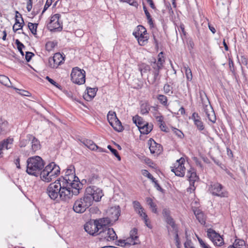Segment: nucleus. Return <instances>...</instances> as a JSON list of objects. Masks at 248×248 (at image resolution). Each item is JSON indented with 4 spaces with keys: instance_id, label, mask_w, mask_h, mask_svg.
Here are the masks:
<instances>
[{
    "instance_id": "obj_1",
    "label": "nucleus",
    "mask_w": 248,
    "mask_h": 248,
    "mask_svg": "<svg viewBox=\"0 0 248 248\" xmlns=\"http://www.w3.org/2000/svg\"><path fill=\"white\" fill-rule=\"evenodd\" d=\"M45 162L39 156L30 157L27 160L26 172L30 175L38 176L46 182H51L60 173V168L55 162H52L44 168Z\"/></svg>"
},
{
    "instance_id": "obj_2",
    "label": "nucleus",
    "mask_w": 248,
    "mask_h": 248,
    "mask_svg": "<svg viewBox=\"0 0 248 248\" xmlns=\"http://www.w3.org/2000/svg\"><path fill=\"white\" fill-rule=\"evenodd\" d=\"M46 192L49 197L52 200L58 201H68L70 193L66 188L61 184L58 180L50 183L46 188Z\"/></svg>"
},
{
    "instance_id": "obj_3",
    "label": "nucleus",
    "mask_w": 248,
    "mask_h": 248,
    "mask_svg": "<svg viewBox=\"0 0 248 248\" xmlns=\"http://www.w3.org/2000/svg\"><path fill=\"white\" fill-rule=\"evenodd\" d=\"M103 196L102 190L95 186H88L84 195V197L89 199V202L93 204V201L99 202Z\"/></svg>"
},
{
    "instance_id": "obj_4",
    "label": "nucleus",
    "mask_w": 248,
    "mask_h": 248,
    "mask_svg": "<svg viewBox=\"0 0 248 248\" xmlns=\"http://www.w3.org/2000/svg\"><path fill=\"white\" fill-rule=\"evenodd\" d=\"M200 97L203 106V110L205 113V116L207 117L210 121L213 123H215L216 117L208 98L206 95H205L204 97L202 96L201 93H200Z\"/></svg>"
},
{
    "instance_id": "obj_5",
    "label": "nucleus",
    "mask_w": 248,
    "mask_h": 248,
    "mask_svg": "<svg viewBox=\"0 0 248 248\" xmlns=\"http://www.w3.org/2000/svg\"><path fill=\"white\" fill-rule=\"evenodd\" d=\"M104 219L95 220L93 222H87L84 225L85 231L92 235H99L100 230L102 228V223H104Z\"/></svg>"
},
{
    "instance_id": "obj_6",
    "label": "nucleus",
    "mask_w": 248,
    "mask_h": 248,
    "mask_svg": "<svg viewBox=\"0 0 248 248\" xmlns=\"http://www.w3.org/2000/svg\"><path fill=\"white\" fill-rule=\"evenodd\" d=\"M108 223L104 221L102 223V228H101L99 235L100 236V239L107 241L114 240L117 238V234L113 228H108L107 226Z\"/></svg>"
},
{
    "instance_id": "obj_7",
    "label": "nucleus",
    "mask_w": 248,
    "mask_h": 248,
    "mask_svg": "<svg viewBox=\"0 0 248 248\" xmlns=\"http://www.w3.org/2000/svg\"><path fill=\"white\" fill-rule=\"evenodd\" d=\"M208 191L213 196L220 198L228 197V192L223 189V186L218 182H211L209 185Z\"/></svg>"
},
{
    "instance_id": "obj_8",
    "label": "nucleus",
    "mask_w": 248,
    "mask_h": 248,
    "mask_svg": "<svg viewBox=\"0 0 248 248\" xmlns=\"http://www.w3.org/2000/svg\"><path fill=\"white\" fill-rule=\"evenodd\" d=\"M71 80L73 82L81 85L85 82V72L78 67L73 68L71 74Z\"/></svg>"
},
{
    "instance_id": "obj_9",
    "label": "nucleus",
    "mask_w": 248,
    "mask_h": 248,
    "mask_svg": "<svg viewBox=\"0 0 248 248\" xmlns=\"http://www.w3.org/2000/svg\"><path fill=\"white\" fill-rule=\"evenodd\" d=\"M83 197L75 201L73 207V210L77 213H84L87 208L92 204L89 202V200Z\"/></svg>"
},
{
    "instance_id": "obj_10",
    "label": "nucleus",
    "mask_w": 248,
    "mask_h": 248,
    "mask_svg": "<svg viewBox=\"0 0 248 248\" xmlns=\"http://www.w3.org/2000/svg\"><path fill=\"white\" fill-rule=\"evenodd\" d=\"M162 214L165 221L167 224L166 228L169 234H170V232L171 231H176L177 229H178V225L175 223L174 219L170 216V212L169 210L164 209L163 210Z\"/></svg>"
},
{
    "instance_id": "obj_11",
    "label": "nucleus",
    "mask_w": 248,
    "mask_h": 248,
    "mask_svg": "<svg viewBox=\"0 0 248 248\" xmlns=\"http://www.w3.org/2000/svg\"><path fill=\"white\" fill-rule=\"evenodd\" d=\"M60 15L55 14L51 17L50 21L47 27L51 31H61L62 29V23L60 21Z\"/></svg>"
},
{
    "instance_id": "obj_12",
    "label": "nucleus",
    "mask_w": 248,
    "mask_h": 248,
    "mask_svg": "<svg viewBox=\"0 0 248 248\" xmlns=\"http://www.w3.org/2000/svg\"><path fill=\"white\" fill-rule=\"evenodd\" d=\"M121 210L119 206L112 207L108 211V217L103 218L106 223L109 224L115 222L120 216Z\"/></svg>"
},
{
    "instance_id": "obj_13",
    "label": "nucleus",
    "mask_w": 248,
    "mask_h": 248,
    "mask_svg": "<svg viewBox=\"0 0 248 248\" xmlns=\"http://www.w3.org/2000/svg\"><path fill=\"white\" fill-rule=\"evenodd\" d=\"M185 160L181 157L177 160L174 164V166L171 167V171L173 172L176 176L183 177L185 174L186 168L184 166Z\"/></svg>"
},
{
    "instance_id": "obj_14",
    "label": "nucleus",
    "mask_w": 248,
    "mask_h": 248,
    "mask_svg": "<svg viewBox=\"0 0 248 248\" xmlns=\"http://www.w3.org/2000/svg\"><path fill=\"white\" fill-rule=\"evenodd\" d=\"M207 233L208 237L213 242L215 245L221 246L223 244L224 241L223 238L213 229L211 228L208 229Z\"/></svg>"
},
{
    "instance_id": "obj_15",
    "label": "nucleus",
    "mask_w": 248,
    "mask_h": 248,
    "mask_svg": "<svg viewBox=\"0 0 248 248\" xmlns=\"http://www.w3.org/2000/svg\"><path fill=\"white\" fill-rule=\"evenodd\" d=\"M63 57L60 53H56L53 57L48 60L49 66L52 68H57L63 62Z\"/></svg>"
},
{
    "instance_id": "obj_16",
    "label": "nucleus",
    "mask_w": 248,
    "mask_h": 248,
    "mask_svg": "<svg viewBox=\"0 0 248 248\" xmlns=\"http://www.w3.org/2000/svg\"><path fill=\"white\" fill-rule=\"evenodd\" d=\"M68 187L66 189L70 193V196L68 198V200H70L73 195H78L79 193L80 188V183L78 180L73 182L71 184L67 185Z\"/></svg>"
},
{
    "instance_id": "obj_17",
    "label": "nucleus",
    "mask_w": 248,
    "mask_h": 248,
    "mask_svg": "<svg viewBox=\"0 0 248 248\" xmlns=\"http://www.w3.org/2000/svg\"><path fill=\"white\" fill-rule=\"evenodd\" d=\"M150 152L152 154H160L162 150V148L160 144L157 143L154 140L150 139L148 141Z\"/></svg>"
},
{
    "instance_id": "obj_18",
    "label": "nucleus",
    "mask_w": 248,
    "mask_h": 248,
    "mask_svg": "<svg viewBox=\"0 0 248 248\" xmlns=\"http://www.w3.org/2000/svg\"><path fill=\"white\" fill-rule=\"evenodd\" d=\"M57 180L66 188L68 187V185L71 184L72 182L75 181L76 180H78V178L74 174L71 175L62 176Z\"/></svg>"
},
{
    "instance_id": "obj_19",
    "label": "nucleus",
    "mask_w": 248,
    "mask_h": 248,
    "mask_svg": "<svg viewBox=\"0 0 248 248\" xmlns=\"http://www.w3.org/2000/svg\"><path fill=\"white\" fill-rule=\"evenodd\" d=\"M13 138L9 137L0 142V157L2 156V150L4 148H5L7 150L11 148L13 144Z\"/></svg>"
},
{
    "instance_id": "obj_20",
    "label": "nucleus",
    "mask_w": 248,
    "mask_h": 248,
    "mask_svg": "<svg viewBox=\"0 0 248 248\" xmlns=\"http://www.w3.org/2000/svg\"><path fill=\"white\" fill-rule=\"evenodd\" d=\"M191 118L193 121L194 124L199 130L202 131L204 129L203 123L202 121L200 116L197 113L194 112Z\"/></svg>"
},
{
    "instance_id": "obj_21",
    "label": "nucleus",
    "mask_w": 248,
    "mask_h": 248,
    "mask_svg": "<svg viewBox=\"0 0 248 248\" xmlns=\"http://www.w3.org/2000/svg\"><path fill=\"white\" fill-rule=\"evenodd\" d=\"M84 181L88 184H96L99 182V178L98 175L92 173L86 177L85 179H83L82 183Z\"/></svg>"
},
{
    "instance_id": "obj_22",
    "label": "nucleus",
    "mask_w": 248,
    "mask_h": 248,
    "mask_svg": "<svg viewBox=\"0 0 248 248\" xmlns=\"http://www.w3.org/2000/svg\"><path fill=\"white\" fill-rule=\"evenodd\" d=\"M142 174L144 176L148 177L149 179L152 180V182L154 183L155 187L156 188L157 190L160 191H162L163 190V189L157 183V181L155 180V179L153 176V175L150 173L149 172V171L147 170H142Z\"/></svg>"
},
{
    "instance_id": "obj_23",
    "label": "nucleus",
    "mask_w": 248,
    "mask_h": 248,
    "mask_svg": "<svg viewBox=\"0 0 248 248\" xmlns=\"http://www.w3.org/2000/svg\"><path fill=\"white\" fill-rule=\"evenodd\" d=\"M153 128V124L152 123H145L142 125L141 127H139V130L141 134L147 135L149 134Z\"/></svg>"
},
{
    "instance_id": "obj_24",
    "label": "nucleus",
    "mask_w": 248,
    "mask_h": 248,
    "mask_svg": "<svg viewBox=\"0 0 248 248\" xmlns=\"http://www.w3.org/2000/svg\"><path fill=\"white\" fill-rule=\"evenodd\" d=\"M186 176L188 178L189 183H194L198 181L199 179V176L197 175L195 170L193 168H190L188 170Z\"/></svg>"
},
{
    "instance_id": "obj_25",
    "label": "nucleus",
    "mask_w": 248,
    "mask_h": 248,
    "mask_svg": "<svg viewBox=\"0 0 248 248\" xmlns=\"http://www.w3.org/2000/svg\"><path fill=\"white\" fill-rule=\"evenodd\" d=\"M9 131L8 123L0 118V135H5Z\"/></svg>"
},
{
    "instance_id": "obj_26",
    "label": "nucleus",
    "mask_w": 248,
    "mask_h": 248,
    "mask_svg": "<svg viewBox=\"0 0 248 248\" xmlns=\"http://www.w3.org/2000/svg\"><path fill=\"white\" fill-rule=\"evenodd\" d=\"M87 95L85 96L84 98L87 101L91 100L96 95L97 91V88H87Z\"/></svg>"
},
{
    "instance_id": "obj_27",
    "label": "nucleus",
    "mask_w": 248,
    "mask_h": 248,
    "mask_svg": "<svg viewBox=\"0 0 248 248\" xmlns=\"http://www.w3.org/2000/svg\"><path fill=\"white\" fill-rule=\"evenodd\" d=\"M31 140V151L33 153H35L37 151L41 148V145L40 141L36 138L32 136Z\"/></svg>"
},
{
    "instance_id": "obj_28",
    "label": "nucleus",
    "mask_w": 248,
    "mask_h": 248,
    "mask_svg": "<svg viewBox=\"0 0 248 248\" xmlns=\"http://www.w3.org/2000/svg\"><path fill=\"white\" fill-rule=\"evenodd\" d=\"M138 30L137 31L134 32L133 34L135 37V38H137L138 36L141 35H147V31L146 29L142 25H139L137 26Z\"/></svg>"
},
{
    "instance_id": "obj_29",
    "label": "nucleus",
    "mask_w": 248,
    "mask_h": 248,
    "mask_svg": "<svg viewBox=\"0 0 248 248\" xmlns=\"http://www.w3.org/2000/svg\"><path fill=\"white\" fill-rule=\"evenodd\" d=\"M82 142L89 149L93 151H95V148L97 147V145L91 140L84 139L82 141Z\"/></svg>"
},
{
    "instance_id": "obj_30",
    "label": "nucleus",
    "mask_w": 248,
    "mask_h": 248,
    "mask_svg": "<svg viewBox=\"0 0 248 248\" xmlns=\"http://www.w3.org/2000/svg\"><path fill=\"white\" fill-rule=\"evenodd\" d=\"M245 241L240 239H236L232 245H230L228 248H242L245 245Z\"/></svg>"
},
{
    "instance_id": "obj_31",
    "label": "nucleus",
    "mask_w": 248,
    "mask_h": 248,
    "mask_svg": "<svg viewBox=\"0 0 248 248\" xmlns=\"http://www.w3.org/2000/svg\"><path fill=\"white\" fill-rule=\"evenodd\" d=\"M110 125L115 130L118 132H121L123 130V127L122 125L121 122L118 118L116 119L115 121L112 122V124Z\"/></svg>"
},
{
    "instance_id": "obj_32",
    "label": "nucleus",
    "mask_w": 248,
    "mask_h": 248,
    "mask_svg": "<svg viewBox=\"0 0 248 248\" xmlns=\"http://www.w3.org/2000/svg\"><path fill=\"white\" fill-rule=\"evenodd\" d=\"M194 214L196 216L197 219L202 224L205 223L206 219L203 213L200 210L195 211Z\"/></svg>"
},
{
    "instance_id": "obj_33",
    "label": "nucleus",
    "mask_w": 248,
    "mask_h": 248,
    "mask_svg": "<svg viewBox=\"0 0 248 248\" xmlns=\"http://www.w3.org/2000/svg\"><path fill=\"white\" fill-rule=\"evenodd\" d=\"M32 138V135L28 134L26 136L25 138H22L20 140L19 146L20 147H25L31 140Z\"/></svg>"
},
{
    "instance_id": "obj_34",
    "label": "nucleus",
    "mask_w": 248,
    "mask_h": 248,
    "mask_svg": "<svg viewBox=\"0 0 248 248\" xmlns=\"http://www.w3.org/2000/svg\"><path fill=\"white\" fill-rule=\"evenodd\" d=\"M133 123L136 124L138 128L141 127L142 125L144 124L146 122L144 121L142 118L138 115L134 116L132 118Z\"/></svg>"
},
{
    "instance_id": "obj_35",
    "label": "nucleus",
    "mask_w": 248,
    "mask_h": 248,
    "mask_svg": "<svg viewBox=\"0 0 248 248\" xmlns=\"http://www.w3.org/2000/svg\"><path fill=\"white\" fill-rule=\"evenodd\" d=\"M150 110V105L147 102H144L140 105V113L142 114H146Z\"/></svg>"
},
{
    "instance_id": "obj_36",
    "label": "nucleus",
    "mask_w": 248,
    "mask_h": 248,
    "mask_svg": "<svg viewBox=\"0 0 248 248\" xmlns=\"http://www.w3.org/2000/svg\"><path fill=\"white\" fill-rule=\"evenodd\" d=\"M136 38L138 40L139 45L140 46H143L147 43L149 37L147 34L145 35L138 36Z\"/></svg>"
},
{
    "instance_id": "obj_37",
    "label": "nucleus",
    "mask_w": 248,
    "mask_h": 248,
    "mask_svg": "<svg viewBox=\"0 0 248 248\" xmlns=\"http://www.w3.org/2000/svg\"><path fill=\"white\" fill-rule=\"evenodd\" d=\"M186 77L188 81H190L192 79V74L191 69L187 65L184 66Z\"/></svg>"
},
{
    "instance_id": "obj_38",
    "label": "nucleus",
    "mask_w": 248,
    "mask_h": 248,
    "mask_svg": "<svg viewBox=\"0 0 248 248\" xmlns=\"http://www.w3.org/2000/svg\"><path fill=\"white\" fill-rule=\"evenodd\" d=\"M0 82L7 87H11V82L9 78L4 75H0Z\"/></svg>"
},
{
    "instance_id": "obj_39",
    "label": "nucleus",
    "mask_w": 248,
    "mask_h": 248,
    "mask_svg": "<svg viewBox=\"0 0 248 248\" xmlns=\"http://www.w3.org/2000/svg\"><path fill=\"white\" fill-rule=\"evenodd\" d=\"M157 99L159 102L164 106L168 107L169 104L168 103L167 97L163 94H159L157 95Z\"/></svg>"
},
{
    "instance_id": "obj_40",
    "label": "nucleus",
    "mask_w": 248,
    "mask_h": 248,
    "mask_svg": "<svg viewBox=\"0 0 248 248\" xmlns=\"http://www.w3.org/2000/svg\"><path fill=\"white\" fill-rule=\"evenodd\" d=\"M117 119L116 113L114 111H109L107 115V119L110 124H112L113 122Z\"/></svg>"
},
{
    "instance_id": "obj_41",
    "label": "nucleus",
    "mask_w": 248,
    "mask_h": 248,
    "mask_svg": "<svg viewBox=\"0 0 248 248\" xmlns=\"http://www.w3.org/2000/svg\"><path fill=\"white\" fill-rule=\"evenodd\" d=\"M138 230L137 228H133L130 232L129 237H131L132 239H133L134 240H136L137 242H140L138 234Z\"/></svg>"
},
{
    "instance_id": "obj_42",
    "label": "nucleus",
    "mask_w": 248,
    "mask_h": 248,
    "mask_svg": "<svg viewBox=\"0 0 248 248\" xmlns=\"http://www.w3.org/2000/svg\"><path fill=\"white\" fill-rule=\"evenodd\" d=\"M57 41H48L46 44V49L47 51L49 52L53 49V48L57 45Z\"/></svg>"
},
{
    "instance_id": "obj_43",
    "label": "nucleus",
    "mask_w": 248,
    "mask_h": 248,
    "mask_svg": "<svg viewBox=\"0 0 248 248\" xmlns=\"http://www.w3.org/2000/svg\"><path fill=\"white\" fill-rule=\"evenodd\" d=\"M150 69V66L145 63H141L139 65V70L140 71L141 75L143 73H146Z\"/></svg>"
},
{
    "instance_id": "obj_44",
    "label": "nucleus",
    "mask_w": 248,
    "mask_h": 248,
    "mask_svg": "<svg viewBox=\"0 0 248 248\" xmlns=\"http://www.w3.org/2000/svg\"><path fill=\"white\" fill-rule=\"evenodd\" d=\"M22 23H20L18 20H17L16 18V23L13 27V31L15 32L22 28L24 24V20L22 18Z\"/></svg>"
},
{
    "instance_id": "obj_45",
    "label": "nucleus",
    "mask_w": 248,
    "mask_h": 248,
    "mask_svg": "<svg viewBox=\"0 0 248 248\" xmlns=\"http://www.w3.org/2000/svg\"><path fill=\"white\" fill-rule=\"evenodd\" d=\"M37 26H38V24L32 23L31 22H29L28 23L29 29L31 31V32L34 35L37 34Z\"/></svg>"
},
{
    "instance_id": "obj_46",
    "label": "nucleus",
    "mask_w": 248,
    "mask_h": 248,
    "mask_svg": "<svg viewBox=\"0 0 248 248\" xmlns=\"http://www.w3.org/2000/svg\"><path fill=\"white\" fill-rule=\"evenodd\" d=\"M64 176L71 175L75 174V170L74 166L70 165L65 170Z\"/></svg>"
},
{
    "instance_id": "obj_47",
    "label": "nucleus",
    "mask_w": 248,
    "mask_h": 248,
    "mask_svg": "<svg viewBox=\"0 0 248 248\" xmlns=\"http://www.w3.org/2000/svg\"><path fill=\"white\" fill-rule=\"evenodd\" d=\"M196 236L199 241L200 247L202 248H211L208 244L202 240V239L198 235L196 234Z\"/></svg>"
},
{
    "instance_id": "obj_48",
    "label": "nucleus",
    "mask_w": 248,
    "mask_h": 248,
    "mask_svg": "<svg viewBox=\"0 0 248 248\" xmlns=\"http://www.w3.org/2000/svg\"><path fill=\"white\" fill-rule=\"evenodd\" d=\"M15 44L17 46V47L19 51L20 52V54L23 56L24 55V52L22 51V49L25 48V46L21 43L19 40L16 39L15 41Z\"/></svg>"
},
{
    "instance_id": "obj_49",
    "label": "nucleus",
    "mask_w": 248,
    "mask_h": 248,
    "mask_svg": "<svg viewBox=\"0 0 248 248\" xmlns=\"http://www.w3.org/2000/svg\"><path fill=\"white\" fill-rule=\"evenodd\" d=\"M125 240L127 246H130L131 245H135L137 244H140V242H137L136 240H134L133 239H132L130 237L125 239Z\"/></svg>"
},
{
    "instance_id": "obj_50",
    "label": "nucleus",
    "mask_w": 248,
    "mask_h": 248,
    "mask_svg": "<svg viewBox=\"0 0 248 248\" xmlns=\"http://www.w3.org/2000/svg\"><path fill=\"white\" fill-rule=\"evenodd\" d=\"M172 88L170 85H169L168 84H166L164 86L163 90H164L165 93H166V94H167L169 95H170V94H172L173 92H172Z\"/></svg>"
},
{
    "instance_id": "obj_51",
    "label": "nucleus",
    "mask_w": 248,
    "mask_h": 248,
    "mask_svg": "<svg viewBox=\"0 0 248 248\" xmlns=\"http://www.w3.org/2000/svg\"><path fill=\"white\" fill-rule=\"evenodd\" d=\"M132 204L135 211L138 210L142 209L143 207L140 204V202L137 201H134L132 202Z\"/></svg>"
},
{
    "instance_id": "obj_52",
    "label": "nucleus",
    "mask_w": 248,
    "mask_h": 248,
    "mask_svg": "<svg viewBox=\"0 0 248 248\" xmlns=\"http://www.w3.org/2000/svg\"><path fill=\"white\" fill-rule=\"evenodd\" d=\"M172 130L173 133L175 134L178 137H179L181 139H182L184 137V134L179 129L172 127Z\"/></svg>"
},
{
    "instance_id": "obj_53",
    "label": "nucleus",
    "mask_w": 248,
    "mask_h": 248,
    "mask_svg": "<svg viewBox=\"0 0 248 248\" xmlns=\"http://www.w3.org/2000/svg\"><path fill=\"white\" fill-rule=\"evenodd\" d=\"M107 147L119 160H121V157L116 149H113L110 145H108Z\"/></svg>"
},
{
    "instance_id": "obj_54",
    "label": "nucleus",
    "mask_w": 248,
    "mask_h": 248,
    "mask_svg": "<svg viewBox=\"0 0 248 248\" xmlns=\"http://www.w3.org/2000/svg\"><path fill=\"white\" fill-rule=\"evenodd\" d=\"M155 117L156 120L159 123V124L164 122V117L159 113L155 114Z\"/></svg>"
},
{
    "instance_id": "obj_55",
    "label": "nucleus",
    "mask_w": 248,
    "mask_h": 248,
    "mask_svg": "<svg viewBox=\"0 0 248 248\" xmlns=\"http://www.w3.org/2000/svg\"><path fill=\"white\" fill-rule=\"evenodd\" d=\"M122 2H127L130 5L134 6L136 8L138 7L139 4L136 0H120Z\"/></svg>"
},
{
    "instance_id": "obj_56",
    "label": "nucleus",
    "mask_w": 248,
    "mask_h": 248,
    "mask_svg": "<svg viewBox=\"0 0 248 248\" xmlns=\"http://www.w3.org/2000/svg\"><path fill=\"white\" fill-rule=\"evenodd\" d=\"M162 55H163V52H160L158 55V60H157V62H156V63H157L158 64H159L160 66H163V64L164 63V62H165V60L164 59H163V56H162Z\"/></svg>"
},
{
    "instance_id": "obj_57",
    "label": "nucleus",
    "mask_w": 248,
    "mask_h": 248,
    "mask_svg": "<svg viewBox=\"0 0 248 248\" xmlns=\"http://www.w3.org/2000/svg\"><path fill=\"white\" fill-rule=\"evenodd\" d=\"M185 248H195L193 244L192 241L190 239H187L186 241L184 243Z\"/></svg>"
},
{
    "instance_id": "obj_58",
    "label": "nucleus",
    "mask_w": 248,
    "mask_h": 248,
    "mask_svg": "<svg viewBox=\"0 0 248 248\" xmlns=\"http://www.w3.org/2000/svg\"><path fill=\"white\" fill-rule=\"evenodd\" d=\"M162 66H160L159 64L156 63L155 61L152 64V67L154 69V71L159 72L162 68Z\"/></svg>"
},
{
    "instance_id": "obj_59",
    "label": "nucleus",
    "mask_w": 248,
    "mask_h": 248,
    "mask_svg": "<svg viewBox=\"0 0 248 248\" xmlns=\"http://www.w3.org/2000/svg\"><path fill=\"white\" fill-rule=\"evenodd\" d=\"M159 72L153 71L154 78L152 81L153 84L155 83L156 81H158L159 80Z\"/></svg>"
},
{
    "instance_id": "obj_60",
    "label": "nucleus",
    "mask_w": 248,
    "mask_h": 248,
    "mask_svg": "<svg viewBox=\"0 0 248 248\" xmlns=\"http://www.w3.org/2000/svg\"><path fill=\"white\" fill-rule=\"evenodd\" d=\"M195 183H189V186L187 189V191L191 193L195 191L196 187L194 186Z\"/></svg>"
},
{
    "instance_id": "obj_61",
    "label": "nucleus",
    "mask_w": 248,
    "mask_h": 248,
    "mask_svg": "<svg viewBox=\"0 0 248 248\" xmlns=\"http://www.w3.org/2000/svg\"><path fill=\"white\" fill-rule=\"evenodd\" d=\"M34 56V54L31 52H26L25 59L27 62H29L31 59L32 56Z\"/></svg>"
},
{
    "instance_id": "obj_62",
    "label": "nucleus",
    "mask_w": 248,
    "mask_h": 248,
    "mask_svg": "<svg viewBox=\"0 0 248 248\" xmlns=\"http://www.w3.org/2000/svg\"><path fill=\"white\" fill-rule=\"evenodd\" d=\"M53 0H47L46 4L44 6L43 11L42 13L45 12L46 10L47 9V8L51 5Z\"/></svg>"
},
{
    "instance_id": "obj_63",
    "label": "nucleus",
    "mask_w": 248,
    "mask_h": 248,
    "mask_svg": "<svg viewBox=\"0 0 248 248\" xmlns=\"http://www.w3.org/2000/svg\"><path fill=\"white\" fill-rule=\"evenodd\" d=\"M159 127L160 128L161 130L163 131H164L165 132H168V128L167 127L165 122H163L159 124Z\"/></svg>"
},
{
    "instance_id": "obj_64",
    "label": "nucleus",
    "mask_w": 248,
    "mask_h": 248,
    "mask_svg": "<svg viewBox=\"0 0 248 248\" xmlns=\"http://www.w3.org/2000/svg\"><path fill=\"white\" fill-rule=\"evenodd\" d=\"M143 220L144 221L145 224V225L149 228H152V226L151 224V222H150V219L148 218V217L146 218H143Z\"/></svg>"
}]
</instances>
